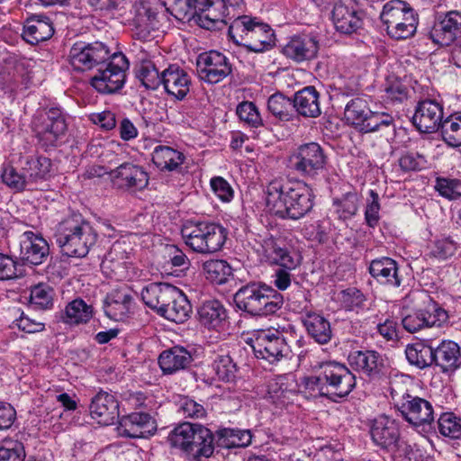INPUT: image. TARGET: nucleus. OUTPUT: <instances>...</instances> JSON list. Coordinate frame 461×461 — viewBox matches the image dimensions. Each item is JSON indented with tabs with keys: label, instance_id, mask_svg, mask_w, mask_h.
<instances>
[{
	"label": "nucleus",
	"instance_id": "nucleus-14",
	"mask_svg": "<svg viewBox=\"0 0 461 461\" xmlns=\"http://www.w3.org/2000/svg\"><path fill=\"white\" fill-rule=\"evenodd\" d=\"M34 131L39 143L47 150L58 146L67 130V124L59 108L52 107L39 114L34 120Z\"/></svg>",
	"mask_w": 461,
	"mask_h": 461
},
{
	"label": "nucleus",
	"instance_id": "nucleus-32",
	"mask_svg": "<svg viewBox=\"0 0 461 461\" xmlns=\"http://www.w3.org/2000/svg\"><path fill=\"white\" fill-rule=\"evenodd\" d=\"M177 289L166 283H150L142 289L141 299L148 307L161 315L164 309L172 302Z\"/></svg>",
	"mask_w": 461,
	"mask_h": 461
},
{
	"label": "nucleus",
	"instance_id": "nucleus-3",
	"mask_svg": "<svg viewBox=\"0 0 461 461\" xmlns=\"http://www.w3.org/2000/svg\"><path fill=\"white\" fill-rule=\"evenodd\" d=\"M233 299L240 311L260 317L276 313L284 303V296L262 282H249L242 285L235 293Z\"/></svg>",
	"mask_w": 461,
	"mask_h": 461
},
{
	"label": "nucleus",
	"instance_id": "nucleus-27",
	"mask_svg": "<svg viewBox=\"0 0 461 461\" xmlns=\"http://www.w3.org/2000/svg\"><path fill=\"white\" fill-rule=\"evenodd\" d=\"M118 429L127 438H149L157 430V423L147 412H132L121 418Z\"/></svg>",
	"mask_w": 461,
	"mask_h": 461
},
{
	"label": "nucleus",
	"instance_id": "nucleus-33",
	"mask_svg": "<svg viewBox=\"0 0 461 461\" xmlns=\"http://www.w3.org/2000/svg\"><path fill=\"white\" fill-rule=\"evenodd\" d=\"M54 34V27L50 19L45 15L32 14L23 22L22 37L31 45L45 41Z\"/></svg>",
	"mask_w": 461,
	"mask_h": 461
},
{
	"label": "nucleus",
	"instance_id": "nucleus-38",
	"mask_svg": "<svg viewBox=\"0 0 461 461\" xmlns=\"http://www.w3.org/2000/svg\"><path fill=\"white\" fill-rule=\"evenodd\" d=\"M319 99L320 94L314 86L303 87L294 95V113L303 117H318L321 113Z\"/></svg>",
	"mask_w": 461,
	"mask_h": 461
},
{
	"label": "nucleus",
	"instance_id": "nucleus-19",
	"mask_svg": "<svg viewBox=\"0 0 461 461\" xmlns=\"http://www.w3.org/2000/svg\"><path fill=\"white\" fill-rule=\"evenodd\" d=\"M348 365L371 379L386 376L389 371L386 359L375 350H354L348 354Z\"/></svg>",
	"mask_w": 461,
	"mask_h": 461
},
{
	"label": "nucleus",
	"instance_id": "nucleus-13",
	"mask_svg": "<svg viewBox=\"0 0 461 461\" xmlns=\"http://www.w3.org/2000/svg\"><path fill=\"white\" fill-rule=\"evenodd\" d=\"M112 57L109 48L103 42H76L69 50V63L77 71H86L104 67Z\"/></svg>",
	"mask_w": 461,
	"mask_h": 461
},
{
	"label": "nucleus",
	"instance_id": "nucleus-49",
	"mask_svg": "<svg viewBox=\"0 0 461 461\" xmlns=\"http://www.w3.org/2000/svg\"><path fill=\"white\" fill-rule=\"evenodd\" d=\"M225 9L217 5L207 6L205 12L196 18V23L206 30H221L227 23Z\"/></svg>",
	"mask_w": 461,
	"mask_h": 461
},
{
	"label": "nucleus",
	"instance_id": "nucleus-2",
	"mask_svg": "<svg viewBox=\"0 0 461 461\" xmlns=\"http://www.w3.org/2000/svg\"><path fill=\"white\" fill-rule=\"evenodd\" d=\"M97 232L81 214L63 220L57 230L56 241L64 255L84 258L96 243Z\"/></svg>",
	"mask_w": 461,
	"mask_h": 461
},
{
	"label": "nucleus",
	"instance_id": "nucleus-43",
	"mask_svg": "<svg viewBox=\"0 0 461 461\" xmlns=\"http://www.w3.org/2000/svg\"><path fill=\"white\" fill-rule=\"evenodd\" d=\"M185 160L182 152L165 145H158L152 152V162L160 170L174 171L178 168Z\"/></svg>",
	"mask_w": 461,
	"mask_h": 461
},
{
	"label": "nucleus",
	"instance_id": "nucleus-23",
	"mask_svg": "<svg viewBox=\"0 0 461 461\" xmlns=\"http://www.w3.org/2000/svg\"><path fill=\"white\" fill-rule=\"evenodd\" d=\"M113 184L119 189L137 191L144 189L149 184L148 173L133 163H122L112 170Z\"/></svg>",
	"mask_w": 461,
	"mask_h": 461
},
{
	"label": "nucleus",
	"instance_id": "nucleus-42",
	"mask_svg": "<svg viewBox=\"0 0 461 461\" xmlns=\"http://www.w3.org/2000/svg\"><path fill=\"white\" fill-rule=\"evenodd\" d=\"M191 313L192 305L189 300L179 289H177L176 293L173 296L172 302H170L168 306L164 309L160 316L176 323H184L190 318Z\"/></svg>",
	"mask_w": 461,
	"mask_h": 461
},
{
	"label": "nucleus",
	"instance_id": "nucleus-9",
	"mask_svg": "<svg viewBox=\"0 0 461 461\" xmlns=\"http://www.w3.org/2000/svg\"><path fill=\"white\" fill-rule=\"evenodd\" d=\"M289 163L302 177L317 180L326 169L328 156L319 143L312 141L298 146L290 155Z\"/></svg>",
	"mask_w": 461,
	"mask_h": 461
},
{
	"label": "nucleus",
	"instance_id": "nucleus-31",
	"mask_svg": "<svg viewBox=\"0 0 461 461\" xmlns=\"http://www.w3.org/2000/svg\"><path fill=\"white\" fill-rule=\"evenodd\" d=\"M368 273L379 285L389 288H397L402 282L398 263L389 257L373 259L369 263Z\"/></svg>",
	"mask_w": 461,
	"mask_h": 461
},
{
	"label": "nucleus",
	"instance_id": "nucleus-11",
	"mask_svg": "<svg viewBox=\"0 0 461 461\" xmlns=\"http://www.w3.org/2000/svg\"><path fill=\"white\" fill-rule=\"evenodd\" d=\"M390 392L395 406L409 423L414 426L429 425L434 420L433 407L429 401L393 385L390 387Z\"/></svg>",
	"mask_w": 461,
	"mask_h": 461
},
{
	"label": "nucleus",
	"instance_id": "nucleus-20",
	"mask_svg": "<svg viewBox=\"0 0 461 461\" xmlns=\"http://www.w3.org/2000/svg\"><path fill=\"white\" fill-rule=\"evenodd\" d=\"M263 249L267 262L278 266L279 268L296 269L302 263L299 252L283 239L271 237L265 240Z\"/></svg>",
	"mask_w": 461,
	"mask_h": 461
},
{
	"label": "nucleus",
	"instance_id": "nucleus-24",
	"mask_svg": "<svg viewBox=\"0 0 461 461\" xmlns=\"http://www.w3.org/2000/svg\"><path fill=\"white\" fill-rule=\"evenodd\" d=\"M318 51V41L309 34L294 35L288 38L286 43L282 47L283 55L295 63L315 59Z\"/></svg>",
	"mask_w": 461,
	"mask_h": 461
},
{
	"label": "nucleus",
	"instance_id": "nucleus-53",
	"mask_svg": "<svg viewBox=\"0 0 461 461\" xmlns=\"http://www.w3.org/2000/svg\"><path fill=\"white\" fill-rule=\"evenodd\" d=\"M439 433L452 439L461 438L460 420L451 412L442 413L438 420Z\"/></svg>",
	"mask_w": 461,
	"mask_h": 461
},
{
	"label": "nucleus",
	"instance_id": "nucleus-30",
	"mask_svg": "<svg viewBox=\"0 0 461 461\" xmlns=\"http://www.w3.org/2000/svg\"><path fill=\"white\" fill-rule=\"evenodd\" d=\"M162 86L168 95L182 101L190 91L191 78L185 70L172 64L162 71Z\"/></svg>",
	"mask_w": 461,
	"mask_h": 461
},
{
	"label": "nucleus",
	"instance_id": "nucleus-39",
	"mask_svg": "<svg viewBox=\"0 0 461 461\" xmlns=\"http://www.w3.org/2000/svg\"><path fill=\"white\" fill-rule=\"evenodd\" d=\"M433 357L434 364L444 373L454 371L461 365L460 348L457 343L451 340H444L433 348Z\"/></svg>",
	"mask_w": 461,
	"mask_h": 461
},
{
	"label": "nucleus",
	"instance_id": "nucleus-64",
	"mask_svg": "<svg viewBox=\"0 0 461 461\" xmlns=\"http://www.w3.org/2000/svg\"><path fill=\"white\" fill-rule=\"evenodd\" d=\"M178 412L182 413L185 418H203L205 416L206 411L204 407L193 399L185 397L180 400Z\"/></svg>",
	"mask_w": 461,
	"mask_h": 461
},
{
	"label": "nucleus",
	"instance_id": "nucleus-4",
	"mask_svg": "<svg viewBox=\"0 0 461 461\" xmlns=\"http://www.w3.org/2000/svg\"><path fill=\"white\" fill-rule=\"evenodd\" d=\"M228 34L235 44L256 53L269 50L275 41L271 27L249 15L235 18L229 26Z\"/></svg>",
	"mask_w": 461,
	"mask_h": 461
},
{
	"label": "nucleus",
	"instance_id": "nucleus-54",
	"mask_svg": "<svg viewBox=\"0 0 461 461\" xmlns=\"http://www.w3.org/2000/svg\"><path fill=\"white\" fill-rule=\"evenodd\" d=\"M337 298L346 311L362 308L366 300L365 294L356 287H348L340 291Z\"/></svg>",
	"mask_w": 461,
	"mask_h": 461
},
{
	"label": "nucleus",
	"instance_id": "nucleus-63",
	"mask_svg": "<svg viewBox=\"0 0 461 461\" xmlns=\"http://www.w3.org/2000/svg\"><path fill=\"white\" fill-rule=\"evenodd\" d=\"M24 457L25 451L21 442L10 441L0 447V461H23Z\"/></svg>",
	"mask_w": 461,
	"mask_h": 461
},
{
	"label": "nucleus",
	"instance_id": "nucleus-62",
	"mask_svg": "<svg viewBox=\"0 0 461 461\" xmlns=\"http://www.w3.org/2000/svg\"><path fill=\"white\" fill-rule=\"evenodd\" d=\"M369 195L371 197V201H368L366 206L365 221L368 227L374 229L378 225L380 220L379 195L374 190H370Z\"/></svg>",
	"mask_w": 461,
	"mask_h": 461
},
{
	"label": "nucleus",
	"instance_id": "nucleus-12",
	"mask_svg": "<svg viewBox=\"0 0 461 461\" xmlns=\"http://www.w3.org/2000/svg\"><path fill=\"white\" fill-rule=\"evenodd\" d=\"M325 383L326 397L333 402L348 396L356 386L355 375L344 365L328 361L320 365Z\"/></svg>",
	"mask_w": 461,
	"mask_h": 461
},
{
	"label": "nucleus",
	"instance_id": "nucleus-44",
	"mask_svg": "<svg viewBox=\"0 0 461 461\" xmlns=\"http://www.w3.org/2000/svg\"><path fill=\"white\" fill-rule=\"evenodd\" d=\"M406 358L410 365L424 369L434 364L433 348L423 342L409 344L405 348Z\"/></svg>",
	"mask_w": 461,
	"mask_h": 461
},
{
	"label": "nucleus",
	"instance_id": "nucleus-45",
	"mask_svg": "<svg viewBox=\"0 0 461 461\" xmlns=\"http://www.w3.org/2000/svg\"><path fill=\"white\" fill-rule=\"evenodd\" d=\"M443 140L450 147L461 146V113H455L443 119L439 130Z\"/></svg>",
	"mask_w": 461,
	"mask_h": 461
},
{
	"label": "nucleus",
	"instance_id": "nucleus-16",
	"mask_svg": "<svg viewBox=\"0 0 461 461\" xmlns=\"http://www.w3.org/2000/svg\"><path fill=\"white\" fill-rule=\"evenodd\" d=\"M448 320L446 310L429 299L424 308L413 311L402 320V327L410 333L428 328H441Z\"/></svg>",
	"mask_w": 461,
	"mask_h": 461
},
{
	"label": "nucleus",
	"instance_id": "nucleus-6",
	"mask_svg": "<svg viewBox=\"0 0 461 461\" xmlns=\"http://www.w3.org/2000/svg\"><path fill=\"white\" fill-rule=\"evenodd\" d=\"M181 235L185 243L194 252L212 254L224 245L227 230L213 221L191 220L183 224Z\"/></svg>",
	"mask_w": 461,
	"mask_h": 461
},
{
	"label": "nucleus",
	"instance_id": "nucleus-10",
	"mask_svg": "<svg viewBox=\"0 0 461 461\" xmlns=\"http://www.w3.org/2000/svg\"><path fill=\"white\" fill-rule=\"evenodd\" d=\"M129 62L125 55L114 52L104 67L97 68V73L91 78V86L100 94L112 95L121 90L126 78Z\"/></svg>",
	"mask_w": 461,
	"mask_h": 461
},
{
	"label": "nucleus",
	"instance_id": "nucleus-1",
	"mask_svg": "<svg viewBox=\"0 0 461 461\" xmlns=\"http://www.w3.org/2000/svg\"><path fill=\"white\" fill-rule=\"evenodd\" d=\"M312 188L303 181L281 183L270 182L267 189V205L281 219L299 220L314 206Z\"/></svg>",
	"mask_w": 461,
	"mask_h": 461
},
{
	"label": "nucleus",
	"instance_id": "nucleus-28",
	"mask_svg": "<svg viewBox=\"0 0 461 461\" xmlns=\"http://www.w3.org/2000/svg\"><path fill=\"white\" fill-rule=\"evenodd\" d=\"M89 411L98 424L108 426L119 418V402L113 394L100 390L92 398Z\"/></svg>",
	"mask_w": 461,
	"mask_h": 461
},
{
	"label": "nucleus",
	"instance_id": "nucleus-51",
	"mask_svg": "<svg viewBox=\"0 0 461 461\" xmlns=\"http://www.w3.org/2000/svg\"><path fill=\"white\" fill-rule=\"evenodd\" d=\"M1 177L4 184L15 192L29 190L23 173L11 165H4Z\"/></svg>",
	"mask_w": 461,
	"mask_h": 461
},
{
	"label": "nucleus",
	"instance_id": "nucleus-17",
	"mask_svg": "<svg viewBox=\"0 0 461 461\" xmlns=\"http://www.w3.org/2000/svg\"><path fill=\"white\" fill-rule=\"evenodd\" d=\"M252 348L258 358L265 359L270 364L287 357L290 353V347L284 334L276 330L260 333L253 341Z\"/></svg>",
	"mask_w": 461,
	"mask_h": 461
},
{
	"label": "nucleus",
	"instance_id": "nucleus-60",
	"mask_svg": "<svg viewBox=\"0 0 461 461\" xmlns=\"http://www.w3.org/2000/svg\"><path fill=\"white\" fill-rule=\"evenodd\" d=\"M386 97L393 102H402L407 99L408 88L397 77H388L384 85Z\"/></svg>",
	"mask_w": 461,
	"mask_h": 461
},
{
	"label": "nucleus",
	"instance_id": "nucleus-55",
	"mask_svg": "<svg viewBox=\"0 0 461 461\" xmlns=\"http://www.w3.org/2000/svg\"><path fill=\"white\" fill-rule=\"evenodd\" d=\"M456 251V243L450 237L438 239L429 247V256L438 260L452 257Z\"/></svg>",
	"mask_w": 461,
	"mask_h": 461
},
{
	"label": "nucleus",
	"instance_id": "nucleus-21",
	"mask_svg": "<svg viewBox=\"0 0 461 461\" xmlns=\"http://www.w3.org/2000/svg\"><path fill=\"white\" fill-rule=\"evenodd\" d=\"M49 255V244L40 233L28 230L20 236L19 258L23 265H41Z\"/></svg>",
	"mask_w": 461,
	"mask_h": 461
},
{
	"label": "nucleus",
	"instance_id": "nucleus-29",
	"mask_svg": "<svg viewBox=\"0 0 461 461\" xmlns=\"http://www.w3.org/2000/svg\"><path fill=\"white\" fill-rule=\"evenodd\" d=\"M21 171L23 173L29 190L50 177L51 160L44 156L31 155L19 159Z\"/></svg>",
	"mask_w": 461,
	"mask_h": 461
},
{
	"label": "nucleus",
	"instance_id": "nucleus-57",
	"mask_svg": "<svg viewBox=\"0 0 461 461\" xmlns=\"http://www.w3.org/2000/svg\"><path fill=\"white\" fill-rule=\"evenodd\" d=\"M163 5L167 11L179 21H191L194 19L190 0H164Z\"/></svg>",
	"mask_w": 461,
	"mask_h": 461
},
{
	"label": "nucleus",
	"instance_id": "nucleus-37",
	"mask_svg": "<svg viewBox=\"0 0 461 461\" xmlns=\"http://www.w3.org/2000/svg\"><path fill=\"white\" fill-rule=\"evenodd\" d=\"M132 303V296L125 290H115L108 294L104 301L105 315L113 321H123Z\"/></svg>",
	"mask_w": 461,
	"mask_h": 461
},
{
	"label": "nucleus",
	"instance_id": "nucleus-46",
	"mask_svg": "<svg viewBox=\"0 0 461 461\" xmlns=\"http://www.w3.org/2000/svg\"><path fill=\"white\" fill-rule=\"evenodd\" d=\"M359 197L355 190L343 194L340 197L333 198L332 204L339 220L351 219L358 211Z\"/></svg>",
	"mask_w": 461,
	"mask_h": 461
},
{
	"label": "nucleus",
	"instance_id": "nucleus-36",
	"mask_svg": "<svg viewBox=\"0 0 461 461\" xmlns=\"http://www.w3.org/2000/svg\"><path fill=\"white\" fill-rule=\"evenodd\" d=\"M296 396V383L293 377L279 376L269 385L268 399L277 409L291 404Z\"/></svg>",
	"mask_w": 461,
	"mask_h": 461
},
{
	"label": "nucleus",
	"instance_id": "nucleus-15",
	"mask_svg": "<svg viewBox=\"0 0 461 461\" xmlns=\"http://www.w3.org/2000/svg\"><path fill=\"white\" fill-rule=\"evenodd\" d=\"M133 248L126 240H116L102 261L103 271L116 280L131 278Z\"/></svg>",
	"mask_w": 461,
	"mask_h": 461
},
{
	"label": "nucleus",
	"instance_id": "nucleus-58",
	"mask_svg": "<svg viewBox=\"0 0 461 461\" xmlns=\"http://www.w3.org/2000/svg\"><path fill=\"white\" fill-rule=\"evenodd\" d=\"M240 120L249 126L258 128L263 124L257 106L251 102H242L236 109Z\"/></svg>",
	"mask_w": 461,
	"mask_h": 461
},
{
	"label": "nucleus",
	"instance_id": "nucleus-26",
	"mask_svg": "<svg viewBox=\"0 0 461 461\" xmlns=\"http://www.w3.org/2000/svg\"><path fill=\"white\" fill-rule=\"evenodd\" d=\"M370 434L373 442L381 448L395 452L399 448L400 431L394 420L381 415L373 420Z\"/></svg>",
	"mask_w": 461,
	"mask_h": 461
},
{
	"label": "nucleus",
	"instance_id": "nucleus-47",
	"mask_svg": "<svg viewBox=\"0 0 461 461\" xmlns=\"http://www.w3.org/2000/svg\"><path fill=\"white\" fill-rule=\"evenodd\" d=\"M203 269L206 279L216 285L227 283L232 276V268L225 260H208L203 263Z\"/></svg>",
	"mask_w": 461,
	"mask_h": 461
},
{
	"label": "nucleus",
	"instance_id": "nucleus-34",
	"mask_svg": "<svg viewBox=\"0 0 461 461\" xmlns=\"http://www.w3.org/2000/svg\"><path fill=\"white\" fill-rule=\"evenodd\" d=\"M193 360L192 353L181 346H175L162 351L158 359L159 367L165 375H171L187 368Z\"/></svg>",
	"mask_w": 461,
	"mask_h": 461
},
{
	"label": "nucleus",
	"instance_id": "nucleus-40",
	"mask_svg": "<svg viewBox=\"0 0 461 461\" xmlns=\"http://www.w3.org/2000/svg\"><path fill=\"white\" fill-rule=\"evenodd\" d=\"M93 307L83 299L77 298L69 302L59 313V320L65 324L74 326L87 323L93 317Z\"/></svg>",
	"mask_w": 461,
	"mask_h": 461
},
{
	"label": "nucleus",
	"instance_id": "nucleus-8",
	"mask_svg": "<svg viewBox=\"0 0 461 461\" xmlns=\"http://www.w3.org/2000/svg\"><path fill=\"white\" fill-rule=\"evenodd\" d=\"M387 34L395 40H405L414 35L418 25V14L411 5L402 0L385 3L380 14Z\"/></svg>",
	"mask_w": 461,
	"mask_h": 461
},
{
	"label": "nucleus",
	"instance_id": "nucleus-59",
	"mask_svg": "<svg viewBox=\"0 0 461 461\" xmlns=\"http://www.w3.org/2000/svg\"><path fill=\"white\" fill-rule=\"evenodd\" d=\"M138 77L147 89L156 90L162 85V72H158L152 63L143 64L139 70Z\"/></svg>",
	"mask_w": 461,
	"mask_h": 461
},
{
	"label": "nucleus",
	"instance_id": "nucleus-35",
	"mask_svg": "<svg viewBox=\"0 0 461 461\" xmlns=\"http://www.w3.org/2000/svg\"><path fill=\"white\" fill-rule=\"evenodd\" d=\"M301 321L309 337L316 343L325 345L331 340L333 337L331 325L323 315L315 312H307L301 316Z\"/></svg>",
	"mask_w": 461,
	"mask_h": 461
},
{
	"label": "nucleus",
	"instance_id": "nucleus-48",
	"mask_svg": "<svg viewBox=\"0 0 461 461\" xmlns=\"http://www.w3.org/2000/svg\"><path fill=\"white\" fill-rule=\"evenodd\" d=\"M267 108L274 116L284 122L292 120L294 115L293 99L280 93L274 94L269 97Z\"/></svg>",
	"mask_w": 461,
	"mask_h": 461
},
{
	"label": "nucleus",
	"instance_id": "nucleus-50",
	"mask_svg": "<svg viewBox=\"0 0 461 461\" xmlns=\"http://www.w3.org/2000/svg\"><path fill=\"white\" fill-rule=\"evenodd\" d=\"M425 35L438 46H449L456 37L447 28L444 22L438 16L432 26L427 29Z\"/></svg>",
	"mask_w": 461,
	"mask_h": 461
},
{
	"label": "nucleus",
	"instance_id": "nucleus-41",
	"mask_svg": "<svg viewBox=\"0 0 461 461\" xmlns=\"http://www.w3.org/2000/svg\"><path fill=\"white\" fill-rule=\"evenodd\" d=\"M197 313L200 323L208 329L220 327L227 319V311L218 300L203 302L198 308Z\"/></svg>",
	"mask_w": 461,
	"mask_h": 461
},
{
	"label": "nucleus",
	"instance_id": "nucleus-61",
	"mask_svg": "<svg viewBox=\"0 0 461 461\" xmlns=\"http://www.w3.org/2000/svg\"><path fill=\"white\" fill-rule=\"evenodd\" d=\"M23 275V268L13 258L0 253V280L15 279Z\"/></svg>",
	"mask_w": 461,
	"mask_h": 461
},
{
	"label": "nucleus",
	"instance_id": "nucleus-22",
	"mask_svg": "<svg viewBox=\"0 0 461 461\" xmlns=\"http://www.w3.org/2000/svg\"><path fill=\"white\" fill-rule=\"evenodd\" d=\"M443 121V107L435 100L425 99L418 103L411 118L415 128L423 133L437 132Z\"/></svg>",
	"mask_w": 461,
	"mask_h": 461
},
{
	"label": "nucleus",
	"instance_id": "nucleus-56",
	"mask_svg": "<svg viewBox=\"0 0 461 461\" xmlns=\"http://www.w3.org/2000/svg\"><path fill=\"white\" fill-rule=\"evenodd\" d=\"M30 302L40 309H48L53 304V289L40 284L31 290Z\"/></svg>",
	"mask_w": 461,
	"mask_h": 461
},
{
	"label": "nucleus",
	"instance_id": "nucleus-5",
	"mask_svg": "<svg viewBox=\"0 0 461 461\" xmlns=\"http://www.w3.org/2000/svg\"><path fill=\"white\" fill-rule=\"evenodd\" d=\"M167 440L172 447L180 448L194 460L208 458L214 452V434L198 423L179 424L169 433Z\"/></svg>",
	"mask_w": 461,
	"mask_h": 461
},
{
	"label": "nucleus",
	"instance_id": "nucleus-52",
	"mask_svg": "<svg viewBox=\"0 0 461 461\" xmlns=\"http://www.w3.org/2000/svg\"><path fill=\"white\" fill-rule=\"evenodd\" d=\"M212 367L220 380L224 382L234 381L238 368L229 355H217Z\"/></svg>",
	"mask_w": 461,
	"mask_h": 461
},
{
	"label": "nucleus",
	"instance_id": "nucleus-18",
	"mask_svg": "<svg viewBox=\"0 0 461 461\" xmlns=\"http://www.w3.org/2000/svg\"><path fill=\"white\" fill-rule=\"evenodd\" d=\"M196 67L199 77L209 84L219 83L232 72L229 59L216 50L200 54Z\"/></svg>",
	"mask_w": 461,
	"mask_h": 461
},
{
	"label": "nucleus",
	"instance_id": "nucleus-7",
	"mask_svg": "<svg viewBox=\"0 0 461 461\" xmlns=\"http://www.w3.org/2000/svg\"><path fill=\"white\" fill-rule=\"evenodd\" d=\"M345 118L348 124L358 131L394 132L396 129L393 116L385 112H373L364 97L350 100L345 108Z\"/></svg>",
	"mask_w": 461,
	"mask_h": 461
},
{
	"label": "nucleus",
	"instance_id": "nucleus-25",
	"mask_svg": "<svg viewBox=\"0 0 461 461\" xmlns=\"http://www.w3.org/2000/svg\"><path fill=\"white\" fill-rule=\"evenodd\" d=\"M331 19L338 32L351 34L362 27L363 13L354 6L352 0H342L335 4Z\"/></svg>",
	"mask_w": 461,
	"mask_h": 461
}]
</instances>
